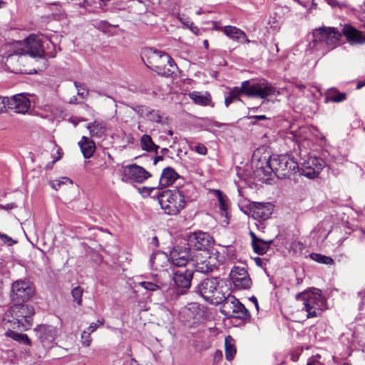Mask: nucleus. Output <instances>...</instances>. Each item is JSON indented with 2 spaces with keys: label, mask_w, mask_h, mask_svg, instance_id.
Segmentation results:
<instances>
[{
  "label": "nucleus",
  "mask_w": 365,
  "mask_h": 365,
  "mask_svg": "<svg viewBox=\"0 0 365 365\" xmlns=\"http://www.w3.org/2000/svg\"><path fill=\"white\" fill-rule=\"evenodd\" d=\"M265 167L257 168V175L263 173L265 176H270L274 173L279 178H289L299 170V165L290 155H272L265 160Z\"/></svg>",
  "instance_id": "f257e3e1"
},
{
  "label": "nucleus",
  "mask_w": 365,
  "mask_h": 365,
  "mask_svg": "<svg viewBox=\"0 0 365 365\" xmlns=\"http://www.w3.org/2000/svg\"><path fill=\"white\" fill-rule=\"evenodd\" d=\"M34 308L31 305L17 303L11 306L6 312L4 321L9 323L15 329L26 331L33 324Z\"/></svg>",
  "instance_id": "f03ea898"
},
{
  "label": "nucleus",
  "mask_w": 365,
  "mask_h": 365,
  "mask_svg": "<svg viewBox=\"0 0 365 365\" xmlns=\"http://www.w3.org/2000/svg\"><path fill=\"white\" fill-rule=\"evenodd\" d=\"M195 291L206 302L212 304H221L225 299L228 289L224 285L222 279L218 277H210L202 280Z\"/></svg>",
  "instance_id": "7ed1b4c3"
},
{
  "label": "nucleus",
  "mask_w": 365,
  "mask_h": 365,
  "mask_svg": "<svg viewBox=\"0 0 365 365\" xmlns=\"http://www.w3.org/2000/svg\"><path fill=\"white\" fill-rule=\"evenodd\" d=\"M26 48L25 51L14 52L9 55L6 59V65L13 73H21L22 70L16 65V63H22L26 58L25 53L30 56L36 58H42L44 56L45 51L43 48L42 41L36 36H30L26 38Z\"/></svg>",
  "instance_id": "20e7f679"
},
{
  "label": "nucleus",
  "mask_w": 365,
  "mask_h": 365,
  "mask_svg": "<svg viewBox=\"0 0 365 365\" xmlns=\"http://www.w3.org/2000/svg\"><path fill=\"white\" fill-rule=\"evenodd\" d=\"M341 36V34L336 28H319L313 31V38L309 46L324 54L334 49L339 44Z\"/></svg>",
  "instance_id": "39448f33"
},
{
  "label": "nucleus",
  "mask_w": 365,
  "mask_h": 365,
  "mask_svg": "<svg viewBox=\"0 0 365 365\" xmlns=\"http://www.w3.org/2000/svg\"><path fill=\"white\" fill-rule=\"evenodd\" d=\"M296 299L302 302V309L307 312V318L321 315L322 311L326 308V299L319 289H314L299 293L297 294Z\"/></svg>",
  "instance_id": "423d86ee"
},
{
  "label": "nucleus",
  "mask_w": 365,
  "mask_h": 365,
  "mask_svg": "<svg viewBox=\"0 0 365 365\" xmlns=\"http://www.w3.org/2000/svg\"><path fill=\"white\" fill-rule=\"evenodd\" d=\"M158 200L161 209L170 215L178 214L186 205L185 195L178 189L158 191Z\"/></svg>",
  "instance_id": "0eeeda50"
},
{
  "label": "nucleus",
  "mask_w": 365,
  "mask_h": 365,
  "mask_svg": "<svg viewBox=\"0 0 365 365\" xmlns=\"http://www.w3.org/2000/svg\"><path fill=\"white\" fill-rule=\"evenodd\" d=\"M148 58L149 63L159 75L170 76L173 73V68H176L174 60L165 52L150 49Z\"/></svg>",
  "instance_id": "6e6552de"
},
{
  "label": "nucleus",
  "mask_w": 365,
  "mask_h": 365,
  "mask_svg": "<svg viewBox=\"0 0 365 365\" xmlns=\"http://www.w3.org/2000/svg\"><path fill=\"white\" fill-rule=\"evenodd\" d=\"M221 304V312L228 318H236L244 321L250 318L248 309L229 292L225 295V299Z\"/></svg>",
  "instance_id": "1a4fd4ad"
},
{
  "label": "nucleus",
  "mask_w": 365,
  "mask_h": 365,
  "mask_svg": "<svg viewBox=\"0 0 365 365\" xmlns=\"http://www.w3.org/2000/svg\"><path fill=\"white\" fill-rule=\"evenodd\" d=\"M246 87V96L247 97L265 99L269 96H277L280 93L272 83L266 80L254 83H251L250 81H248Z\"/></svg>",
  "instance_id": "9d476101"
},
{
  "label": "nucleus",
  "mask_w": 365,
  "mask_h": 365,
  "mask_svg": "<svg viewBox=\"0 0 365 365\" xmlns=\"http://www.w3.org/2000/svg\"><path fill=\"white\" fill-rule=\"evenodd\" d=\"M185 241L192 252L202 251L200 255H205V257H208L209 247L214 240L210 234L199 231L189 234Z\"/></svg>",
  "instance_id": "9b49d317"
},
{
  "label": "nucleus",
  "mask_w": 365,
  "mask_h": 365,
  "mask_svg": "<svg viewBox=\"0 0 365 365\" xmlns=\"http://www.w3.org/2000/svg\"><path fill=\"white\" fill-rule=\"evenodd\" d=\"M196 255L187 245L186 241L180 245H175L170 252V258L173 264L177 267H184L188 262L194 261Z\"/></svg>",
  "instance_id": "f8f14e48"
},
{
  "label": "nucleus",
  "mask_w": 365,
  "mask_h": 365,
  "mask_svg": "<svg viewBox=\"0 0 365 365\" xmlns=\"http://www.w3.org/2000/svg\"><path fill=\"white\" fill-rule=\"evenodd\" d=\"M34 293V288L29 280H16L11 286V297L13 302L29 300Z\"/></svg>",
  "instance_id": "ddd939ff"
},
{
  "label": "nucleus",
  "mask_w": 365,
  "mask_h": 365,
  "mask_svg": "<svg viewBox=\"0 0 365 365\" xmlns=\"http://www.w3.org/2000/svg\"><path fill=\"white\" fill-rule=\"evenodd\" d=\"M324 161L317 157L309 156L299 166V172L302 175L314 179L317 178L324 167Z\"/></svg>",
  "instance_id": "4468645a"
},
{
  "label": "nucleus",
  "mask_w": 365,
  "mask_h": 365,
  "mask_svg": "<svg viewBox=\"0 0 365 365\" xmlns=\"http://www.w3.org/2000/svg\"><path fill=\"white\" fill-rule=\"evenodd\" d=\"M123 181L133 180L139 183L143 182L151 176L148 171L136 164L123 167Z\"/></svg>",
  "instance_id": "2eb2a0df"
},
{
  "label": "nucleus",
  "mask_w": 365,
  "mask_h": 365,
  "mask_svg": "<svg viewBox=\"0 0 365 365\" xmlns=\"http://www.w3.org/2000/svg\"><path fill=\"white\" fill-rule=\"evenodd\" d=\"M192 277V269H185L174 272L173 279L178 289L177 293L178 294H184L186 293L187 290L190 287Z\"/></svg>",
  "instance_id": "dca6fc26"
},
{
  "label": "nucleus",
  "mask_w": 365,
  "mask_h": 365,
  "mask_svg": "<svg viewBox=\"0 0 365 365\" xmlns=\"http://www.w3.org/2000/svg\"><path fill=\"white\" fill-rule=\"evenodd\" d=\"M230 277L235 287L237 289H247L252 285V280L246 269L234 267Z\"/></svg>",
  "instance_id": "f3484780"
},
{
  "label": "nucleus",
  "mask_w": 365,
  "mask_h": 365,
  "mask_svg": "<svg viewBox=\"0 0 365 365\" xmlns=\"http://www.w3.org/2000/svg\"><path fill=\"white\" fill-rule=\"evenodd\" d=\"M6 106L14 113L25 114L30 108L31 101L24 93H19L6 98Z\"/></svg>",
  "instance_id": "a211bd4d"
},
{
  "label": "nucleus",
  "mask_w": 365,
  "mask_h": 365,
  "mask_svg": "<svg viewBox=\"0 0 365 365\" xmlns=\"http://www.w3.org/2000/svg\"><path fill=\"white\" fill-rule=\"evenodd\" d=\"M36 335L45 349L51 348L55 344L57 333L52 326L41 324L34 329Z\"/></svg>",
  "instance_id": "6ab92c4d"
},
{
  "label": "nucleus",
  "mask_w": 365,
  "mask_h": 365,
  "mask_svg": "<svg viewBox=\"0 0 365 365\" xmlns=\"http://www.w3.org/2000/svg\"><path fill=\"white\" fill-rule=\"evenodd\" d=\"M195 262L196 271L202 273H209L217 267L216 258L210 255L205 257V255H196L194 259Z\"/></svg>",
  "instance_id": "aec40b11"
},
{
  "label": "nucleus",
  "mask_w": 365,
  "mask_h": 365,
  "mask_svg": "<svg viewBox=\"0 0 365 365\" xmlns=\"http://www.w3.org/2000/svg\"><path fill=\"white\" fill-rule=\"evenodd\" d=\"M250 212L254 219L257 220H265L272 213V205L269 202L262 203L253 202L250 205Z\"/></svg>",
  "instance_id": "412c9836"
},
{
  "label": "nucleus",
  "mask_w": 365,
  "mask_h": 365,
  "mask_svg": "<svg viewBox=\"0 0 365 365\" xmlns=\"http://www.w3.org/2000/svg\"><path fill=\"white\" fill-rule=\"evenodd\" d=\"M131 108L139 117L145 118L150 122L160 123L162 121V115L158 110L152 109L148 106L139 104L132 106Z\"/></svg>",
  "instance_id": "4be33fe9"
},
{
  "label": "nucleus",
  "mask_w": 365,
  "mask_h": 365,
  "mask_svg": "<svg viewBox=\"0 0 365 365\" xmlns=\"http://www.w3.org/2000/svg\"><path fill=\"white\" fill-rule=\"evenodd\" d=\"M342 34L351 45L362 44L365 43V36L363 32L357 30L349 24H345L342 29Z\"/></svg>",
  "instance_id": "5701e85b"
},
{
  "label": "nucleus",
  "mask_w": 365,
  "mask_h": 365,
  "mask_svg": "<svg viewBox=\"0 0 365 365\" xmlns=\"http://www.w3.org/2000/svg\"><path fill=\"white\" fill-rule=\"evenodd\" d=\"M246 84H248V81L242 82L240 87L235 86L230 89L228 96L225 99V105L227 108L235 101H242L240 96L241 94L246 96Z\"/></svg>",
  "instance_id": "b1692460"
},
{
  "label": "nucleus",
  "mask_w": 365,
  "mask_h": 365,
  "mask_svg": "<svg viewBox=\"0 0 365 365\" xmlns=\"http://www.w3.org/2000/svg\"><path fill=\"white\" fill-rule=\"evenodd\" d=\"M179 178L180 175L173 168L167 167L163 170L159 180V185H160L162 187L170 186L173 185Z\"/></svg>",
  "instance_id": "393cba45"
},
{
  "label": "nucleus",
  "mask_w": 365,
  "mask_h": 365,
  "mask_svg": "<svg viewBox=\"0 0 365 365\" xmlns=\"http://www.w3.org/2000/svg\"><path fill=\"white\" fill-rule=\"evenodd\" d=\"M83 155L85 158L88 159L92 157L96 150L95 143L91 138L83 136L78 142Z\"/></svg>",
  "instance_id": "a878e982"
},
{
  "label": "nucleus",
  "mask_w": 365,
  "mask_h": 365,
  "mask_svg": "<svg viewBox=\"0 0 365 365\" xmlns=\"http://www.w3.org/2000/svg\"><path fill=\"white\" fill-rule=\"evenodd\" d=\"M324 97L326 103H341L346 99V93L339 92L335 88H331L325 92Z\"/></svg>",
  "instance_id": "bb28decb"
},
{
  "label": "nucleus",
  "mask_w": 365,
  "mask_h": 365,
  "mask_svg": "<svg viewBox=\"0 0 365 365\" xmlns=\"http://www.w3.org/2000/svg\"><path fill=\"white\" fill-rule=\"evenodd\" d=\"M220 30L223 31L227 36L233 40H240L241 39V38L246 37L245 33L242 30L237 28L236 26H225L224 27H222Z\"/></svg>",
  "instance_id": "cd10ccee"
},
{
  "label": "nucleus",
  "mask_w": 365,
  "mask_h": 365,
  "mask_svg": "<svg viewBox=\"0 0 365 365\" xmlns=\"http://www.w3.org/2000/svg\"><path fill=\"white\" fill-rule=\"evenodd\" d=\"M140 147L143 150L148 152H155L157 153L159 146L155 145L150 135L148 134H144L142 135L140 140Z\"/></svg>",
  "instance_id": "c85d7f7f"
},
{
  "label": "nucleus",
  "mask_w": 365,
  "mask_h": 365,
  "mask_svg": "<svg viewBox=\"0 0 365 365\" xmlns=\"http://www.w3.org/2000/svg\"><path fill=\"white\" fill-rule=\"evenodd\" d=\"M87 129L89 130L91 135L96 137H102L106 131V126L100 122L94 121L87 125Z\"/></svg>",
  "instance_id": "c756f323"
},
{
  "label": "nucleus",
  "mask_w": 365,
  "mask_h": 365,
  "mask_svg": "<svg viewBox=\"0 0 365 365\" xmlns=\"http://www.w3.org/2000/svg\"><path fill=\"white\" fill-rule=\"evenodd\" d=\"M5 336L11 338L14 341L24 345L31 344V341L26 334L18 333L11 329H8L5 332Z\"/></svg>",
  "instance_id": "7c9ffc66"
},
{
  "label": "nucleus",
  "mask_w": 365,
  "mask_h": 365,
  "mask_svg": "<svg viewBox=\"0 0 365 365\" xmlns=\"http://www.w3.org/2000/svg\"><path fill=\"white\" fill-rule=\"evenodd\" d=\"M225 357L228 361L234 359L236 354V347L235 340L231 336H227L225 340Z\"/></svg>",
  "instance_id": "2f4dec72"
},
{
  "label": "nucleus",
  "mask_w": 365,
  "mask_h": 365,
  "mask_svg": "<svg viewBox=\"0 0 365 365\" xmlns=\"http://www.w3.org/2000/svg\"><path fill=\"white\" fill-rule=\"evenodd\" d=\"M273 243V240L265 241L261 238H259L255 244H253L252 248L255 253L262 255L265 254L269 246Z\"/></svg>",
  "instance_id": "473e14b6"
},
{
  "label": "nucleus",
  "mask_w": 365,
  "mask_h": 365,
  "mask_svg": "<svg viewBox=\"0 0 365 365\" xmlns=\"http://www.w3.org/2000/svg\"><path fill=\"white\" fill-rule=\"evenodd\" d=\"M168 255L164 252H155L153 253L150 257V263L151 266L155 269H159L160 267H163V265L160 263V262H168Z\"/></svg>",
  "instance_id": "72a5a7b5"
},
{
  "label": "nucleus",
  "mask_w": 365,
  "mask_h": 365,
  "mask_svg": "<svg viewBox=\"0 0 365 365\" xmlns=\"http://www.w3.org/2000/svg\"><path fill=\"white\" fill-rule=\"evenodd\" d=\"M139 286L143 287L148 291L155 292L158 289H163L164 284L159 279L155 278L153 281H143L138 283Z\"/></svg>",
  "instance_id": "f704fd0d"
},
{
  "label": "nucleus",
  "mask_w": 365,
  "mask_h": 365,
  "mask_svg": "<svg viewBox=\"0 0 365 365\" xmlns=\"http://www.w3.org/2000/svg\"><path fill=\"white\" fill-rule=\"evenodd\" d=\"M309 129L304 128L300 130L299 136L297 137L296 141L298 143L299 148H305L309 145Z\"/></svg>",
  "instance_id": "c9c22d12"
},
{
  "label": "nucleus",
  "mask_w": 365,
  "mask_h": 365,
  "mask_svg": "<svg viewBox=\"0 0 365 365\" xmlns=\"http://www.w3.org/2000/svg\"><path fill=\"white\" fill-rule=\"evenodd\" d=\"M217 196L219 202V206L221 210V215L227 216V210L229 207L227 197L222 194L220 190H217Z\"/></svg>",
  "instance_id": "e433bc0d"
},
{
  "label": "nucleus",
  "mask_w": 365,
  "mask_h": 365,
  "mask_svg": "<svg viewBox=\"0 0 365 365\" xmlns=\"http://www.w3.org/2000/svg\"><path fill=\"white\" fill-rule=\"evenodd\" d=\"M189 97L196 104L200 106H207L210 101V98L204 95H202L200 92L192 91L189 93Z\"/></svg>",
  "instance_id": "4c0bfd02"
},
{
  "label": "nucleus",
  "mask_w": 365,
  "mask_h": 365,
  "mask_svg": "<svg viewBox=\"0 0 365 365\" xmlns=\"http://www.w3.org/2000/svg\"><path fill=\"white\" fill-rule=\"evenodd\" d=\"M309 257L320 264H329L331 265L334 264V259L331 257H328L326 255H323L318 253H311L309 255Z\"/></svg>",
  "instance_id": "58836bf2"
},
{
  "label": "nucleus",
  "mask_w": 365,
  "mask_h": 365,
  "mask_svg": "<svg viewBox=\"0 0 365 365\" xmlns=\"http://www.w3.org/2000/svg\"><path fill=\"white\" fill-rule=\"evenodd\" d=\"M83 293V289L81 287L78 286L73 288L71 291V294L73 298V300L76 302L78 306L82 304V296Z\"/></svg>",
  "instance_id": "ea45409f"
},
{
  "label": "nucleus",
  "mask_w": 365,
  "mask_h": 365,
  "mask_svg": "<svg viewBox=\"0 0 365 365\" xmlns=\"http://www.w3.org/2000/svg\"><path fill=\"white\" fill-rule=\"evenodd\" d=\"M74 86L78 90V95L82 98H86L88 95V91L81 83L74 82Z\"/></svg>",
  "instance_id": "a19ab883"
},
{
  "label": "nucleus",
  "mask_w": 365,
  "mask_h": 365,
  "mask_svg": "<svg viewBox=\"0 0 365 365\" xmlns=\"http://www.w3.org/2000/svg\"><path fill=\"white\" fill-rule=\"evenodd\" d=\"M81 338L83 339V344L86 346H89L91 342V334L83 331L81 334Z\"/></svg>",
  "instance_id": "79ce46f5"
},
{
  "label": "nucleus",
  "mask_w": 365,
  "mask_h": 365,
  "mask_svg": "<svg viewBox=\"0 0 365 365\" xmlns=\"http://www.w3.org/2000/svg\"><path fill=\"white\" fill-rule=\"evenodd\" d=\"M194 150L196 151L198 154L205 155L207 152V149L206 146L202 143H198L195 145Z\"/></svg>",
  "instance_id": "37998d69"
},
{
  "label": "nucleus",
  "mask_w": 365,
  "mask_h": 365,
  "mask_svg": "<svg viewBox=\"0 0 365 365\" xmlns=\"http://www.w3.org/2000/svg\"><path fill=\"white\" fill-rule=\"evenodd\" d=\"M139 191L143 195L150 196L156 191V188L154 187H143L141 189H139Z\"/></svg>",
  "instance_id": "c03bdc74"
},
{
  "label": "nucleus",
  "mask_w": 365,
  "mask_h": 365,
  "mask_svg": "<svg viewBox=\"0 0 365 365\" xmlns=\"http://www.w3.org/2000/svg\"><path fill=\"white\" fill-rule=\"evenodd\" d=\"M0 239L2 240L4 243H7L9 245H12L16 242V241L13 240L11 237L3 233H1Z\"/></svg>",
  "instance_id": "a18cd8bd"
},
{
  "label": "nucleus",
  "mask_w": 365,
  "mask_h": 365,
  "mask_svg": "<svg viewBox=\"0 0 365 365\" xmlns=\"http://www.w3.org/2000/svg\"><path fill=\"white\" fill-rule=\"evenodd\" d=\"M250 120H253L252 121V125H255L257 123V120H266L267 119V116L264 115H250L247 117Z\"/></svg>",
  "instance_id": "49530a36"
},
{
  "label": "nucleus",
  "mask_w": 365,
  "mask_h": 365,
  "mask_svg": "<svg viewBox=\"0 0 365 365\" xmlns=\"http://www.w3.org/2000/svg\"><path fill=\"white\" fill-rule=\"evenodd\" d=\"M110 26V24H109L107 21H98L95 24V26L97 29H101L103 31Z\"/></svg>",
  "instance_id": "de8ad7c7"
},
{
  "label": "nucleus",
  "mask_w": 365,
  "mask_h": 365,
  "mask_svg": "<svg viewBox=\"0 0 365 365\" xmlns=\"http://www.w3.org/2000/svg\"><path fill=\"white\" fill-rule=\"evenodd\" d=\"M6 98L0 96V113L4 112L6 106Z\"/></svg>",
  "instance_id": "09e8293b"
},
{
  "label": "nucleus",
  "mask_w": 365,
  "mask_h": 365,
  "mask_svg": "<svg viewBox=\"0 0 365 365\" xmlns=\"http://www.w3.org/2000/svg\"><path fill=\"white\" fill-rule=\"evenodd\" d=\"M56 153H57L58 156L57 157H53V163L57 162L63 156V152H62V150H61V148H58Z\"/></svg>",
  "instance_id": "8fccbe9b"
},
{
  "label": "nucleus",
  "mask_w": 365,
  "mask_h": 365,
  "mask_svg": "<svg viewBox=\"0 0 365 365\" xmlns=\"http://www.w3.org/2000/svg\"><path fill=\"white\" fill-rule=\"evenodd\" d=\"M98 327V323H91L88 327V331H87L88 333H90L91 334L92 332H93Z\"/></svg>",
  "instance_id": "3c124183"
},
{
  "label": "nucleus",
  "mask_w": 365,
  "mask_h": 365,
  "mask_svg": "<svg viewBox=\"0 0 365 365\" xmlns=\"http://www.w3.org/2000/svg\"><path fill=\"white\" fill-rule=\"evenodd\" d=\"M250 235L252 238V245L253 244H255L257 242V240L259 239V237H257L256 236V235L252 230L250 231Z\"/></svg>",
  "instance_id": "603ef678"
},
{
  "label": "nucleus",
  "mask_w": 365,
  "mask_h": 365,
  "mask_svg": "<svg viewBox=\"0 0 365 365\" xmlns=\"http://www.w3.org/2000/svg\"><path fill=\"white\" fill-rule=\"evenodd\" d=\"M13 207H14L13 204H7L6 205H0V209H1V210H9L12 209Z\"/></svg>",
  "instance_id": "864d4df0"
},
{
  "label": "nucleus",
  "mask_w": 365,
  "mask_h": 365,
  "mask_svg": "<svg viewBox=\"0 0 365 365\" xmlns=\"http://www.w3.org/2000/svg\"><path fill=\"white\" fill-rule=\"evenodd\" d=\"M250 300L253 302V304L255 306L256 309L258 311L259 310V304H258L257 298L253 296L250 298Z\"/></svg>",
  "instance_id": "5fc2aeb1"
},
{
  "label": "nucleus",
  "mask_w": 365,
  "mask_h": 365,
  "mask_svg": "<svg viewBox=\"0 0 365 365\" xmlns=\"http://www.w3.org/2000/svg\"><path fill=\"white\" fill-rule=\"evenodd\" d=\"M222 351L220 350H217L215 353V356H214L215 360L218 359H220L222 358Z\"/></svg>",
  "instance_id": "6e6d98bb"
},
{
  "label": "nucleus",
  "mask_w": 365,
  "mask_h": 365,
  "mask_svg": "<svg viewBox=\"0 0 365 365\" xmlns=\"http://www.w3.org/2000/svg\"><path fill=\"white\" fill-rule=\"evenodd\" d=\"M358 296L362 299L365 300V289L358 292Z\"/></svg>",
  "instance_id": "4d7b16f0"
},
{
  "label": "nucleus",
  "mask_w": 365,
  "mask_h": 365,
  "mask_svg": "<svg viewBox=\"0 0 365 365\" xmlns=\"http://www.w3.org/2000/svg\"><path fill=\"white\" fill-rule=\"evenodd\" d=\"M151 243H152L153 245H154L155 247L158 246V237H155H155H153L152 238V242H151Z\"/></svg>",
  "instance_id": "13d9d810"
},
{
  "label": "nucleus",
  "mask_w": 365,
  "mask_h": 365,
  "mask_svg": "<svg viewBox=\"0 0 365 365\" xmlns=\"http://www.w3.org/2000/svg\"><path fill=\"white\" fill-rule=\"evenodd\" d=\"M364 86H365V79L364 81H359L357 85H356V88H361V87H363Z\"/></svg>",
  "instance_id": "bf43d9fd"
},
{
  "label": "nucleus",
  "mask_w": 365,
  "mask_h": 365,
  "mask_svg": "<svg viewBox=\"0 0 365 365\" xmlns=\"http://www.w3.org/2000/svg\"><path fill=\"white\" fill-rule=\"evenodd\" d=\"M163 160V156H156L154 159L153 164L156 165L158 161H161Z\"/></svg>",
  "instance_id": "052dcab7"
},
{
  "label": "nucleus",
  "mask_w": 365,
  "mask_h": 365,
  "mask_svg": "<svg viewBox=\"0 0 365 365\" xmlns=\"http://www.w3.org/2000/svg\"><path fill=\"white\" fill-rule=\"evenodd\" d=\"M255 263H256L258 266H262V259H261V258H259V257H255Z\"/></svg>",
  "instance_id": "680f3d73"
},
{
  "label": "nucleus",
  "mask_w": 365,
  "mask_h": 365,
  "mask_svg": "<svg viewBox=\"0 0 365 365\" xmlns=\"http://www.w3.org/2000/svg\"><path fill=\"white\" fill-rule=\"evenodd\" d=\"M60 185H61V182H58L57 183H53L52 184V187L53 189H55V190H58V188L60 187Z\"/></svg>",
  "instance_id": "e2e57ef3"
},
{
  "label": "nucleus",
  "mask_w": 365,
  "mask_h": 365,
  "mask_svg": "<svg viewBox=\"0 0 365 365\" xmlns=\"http://www.w3.org/2000/svg\"><path fill=\"white\" fill-rule=\"evenodd\" d=\"M6 5V3L4 1L0 0V9L5 7Z\"/></svg>",
  "instance_id": "0e129e2a"
},
{
  "label": "nucleus",
  "mask_w": 365,
  "mask_h": 365,
  "mask_svg": "<svg viewBox=\"0 0 365 365\" xmlns=\"http://www.w3.org/2000/svg\"><path fill=\"white\" fill-rule=\"evenodd\" d=\"M257 110H258V107H253V108H250V110L253 111V112H255Z\"/></svg>",
  "instance_id": "69168bd1"
},
{
  "label": "nucleus",
  "mask_w": 365,
  "mask_h": 365,
  "mask_svg": "<svg viewBox=\"0 0 365 365\" xmlns=\"http://www.w3.org/2000/svg\"><path fill=\"white\" fill-rule=\"evenodd\" d=\"M203 44H204L205 48H207L208 47V41H207V40H205L203 41Z\"/></svg>",
  "instance_id": "338daca9"
},
{
  "label": "nucleus",
  "mask_w": 365,
  "mask_h": 365,
  "mask_svg": "<svg viewBox=\"0 0 365 365\" xmlns=\"http://www.w3.org/2000/svg\"><path fill=\"white\" fill-rule=\"evenodd\" d=\"M242 38L245 41V42H246L247 43L250 42V41L247 38V36L245 38Z\"/></svg>",
  "instance_id": "774afa93"
}]
</instances>
